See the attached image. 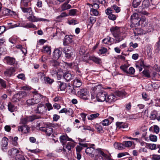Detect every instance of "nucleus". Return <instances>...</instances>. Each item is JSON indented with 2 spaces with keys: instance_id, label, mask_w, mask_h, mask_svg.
<instances>
[{
  "instance_id": "f257e3e1",
  "label": "nucleus",
  "mask_w": 160,
  "mask_h": 160,
  "mask_svg": "<svg viewBox=\"0 0 160 160\" xmlns=\"http://www.w3.org/2000/svg\"><path fill=\"white\" fill-rule=\"evenodd\" d=\"M121 28L118 27H113L110 29V31L115 38V43L120 42L126 37L124 33L121 32Z\"/></svg>"
},
{
  "instance_id": "f03ea898",
  "label": "nucleus",
  "mask_w": 160,
  "mask_h": 160,
  "mask_svg": "<svg viewBox=\"0 0 160 160\" xmlns=\"http://www.w3.org/2000/svg\"><path fill=\"white\" fill-rule=\"evenodd\" d=\"M8 155L12 158H14L16 160H25L21 152L16 148H13L9 149L8 152Z\"/></svg>"
},
{
  "instance_id": "7ed1b4c3",
  "label": "nucleus",
  "mask_w": 160,
  "mask_h": 160,
  "mask_svg": "<svg viewBox=\"0 0 160 160\" xmlns=\"http://www.w3.org/2000/svg\"><path fill=\"white\" fill-rule=\"evenodd\" d=\"M27 92L25 91H20L18 93L14 95L12 98V101L14 102H17L20 100L22 98L27 96Z\"/></svg>"
},
{
  "instance_id": "20e7f679",
  "label": "nucleus",
  "mask_w": 160,
  "mask_h": 160,
  "mask_svg": "<svg viewBox=\"0 0 160 160\" xmlns=\"http://www.w3.org/2000/svg\"><path fill=\"white\" fill-rule=\"evenodd\" d=\"M40 130L45 132L47 136H50L53 132V129L51 126L46 124L44 127H40Z\"/></svg>"
},
{
  "instance_id": "39448f33",
  "label": "nucleus",
  "mask_w": 160,
  "mask_h": 160,
  "mask_svg": "<svg viewBox=\"0 0 160 160\" xmlns=\"http://www.w3.org/2000/svg\"><path fill=\"white\" fill-rule=\"evenodd\" d=\"M34 111L36 113L42 114L46 112L47 108L46 106L42 104L39 103L38 104Z\"/></svg>"
},
{
  "instance_id": "423d86ee",
  "label": "nucleus",
  "mask_w": 160,
  "mask_h": 160,
  "mask_svg": "<svg viewBox=\"0 0 160 160\" xmlns=\"http://www.w3.org/2000/svg\"><path fill=\"white\" fill-rule=\"evenodd\" d=\"M88 92L87 89L83 88L77 92V95L80 98L85 100L88 99Z\"/></svg>"
},
{
  "instance_id": "0eeeda50",
  "label": "nucleus",
  "mask_w": 160,
  "mask_h": 160,
  "mask_svg": "<svg viewBox=\"0 0 160 160\" xmlns=\"http://www.w3.org/2000/svg\"><path fill=\"white\" fill-rule=\"evenodd\" d=\"M3 61L5 63L10 65H14L17 64V62L15 58L10 56L5 57Z\"/></svg>"
},
{
  "instance_id": "6e6552de",
  "label": "nucleus",
  "mask_w": 160,
  "mask_h": 160,
  "mask_svg": "<svg viewBox=\"0 0 160 160\" xmlns=\"http://www.w3.org/2000/svg\"><path fill=\"white\" fill-rule=\"evenodd\" d=\"M63 52L65 54V57L67 59H70L73 55V52L71 46H68L63 49Z\"/></svg>"
},
{
  "instance_id": "1a4fd4ad",
  "label": "nucleus",
  "mask_w": 160,
  "mask_h": 160,
  "mask_svg": "<svg viewBox=\"0 0 160 160\" xmlns=\"http://www.w3.org/2000/svg\"><path fill=\"white\" fill-rule=\"evenodd\" d=\"M107 93L105 92H98L97 94L96 99L98 102H103L106 99Z\"/></svg>"
},
{
  "instance_id": "9d476101",
  "label": "nucleus",
  "mask_w": 160,
  "mask_h": 160,
  "mask_svg": "<svg viewBox=\"0 0 160 160\" xmlns=\"http://www.w3.org/2000/svg\"><path fill=\"white\" fill-rule=\"evenodd\" d=\"M29 21L35 22L38 21H49V20L43 18H38L33 15H31L27 18Z\"/></svg>"
},
{
  "instance_id": "9b49d317",
  "label": "nucleus",
  "mask_w": 160,
  "mask_h": 160,
  "mask_svg": "<svg viewBox=\"0 0 160 160\" xmlns=\"http://www.w3.org/2000/svg\"><path fill=\"white\" fill-rule=\"evenodd\" d=\"M113 10L115 11L116 12L118 13L120 11L121 9L120 7L114 4L110 8H108L105 11L106 13H109L112 12Z\"/></svg>"
},
{
  "instance_id": "f8f14e48",
  "label": "nucleus",
  "mask_w": 160,
  "mask_h": 160,
  "mask_svg": "<svg viewBox=\"0 0 160 160\" xmlns=\"http://www.w3.org/2000/svg\"><path fill=\"white\" fill-rule=\"evenodd\" d=\"M62 63L61 62L57 60L53 59L50 61L49 65L51 68H60L59 66H61Z\"/></svg>"
},
{
  "instance_id": "ddd939ff",
  "label": "nucleus",
  "mask_w": 160,
  "mask_h": 160,
  "mask_svg": "<svg viewBox=\"0 0 160 160\" xmlns=\"http://www.w3.org/2000/svg\"><path fill=\"white\" fill-rule=\"evenodd\" d=\"M71 0H66L65 2L61 6L62 11H63L72 8L71 6L68 4Z\"/></svg>"
},
{
  "instance_id": "4468645a",
  "label": "nucleus",
  "mask_w": 160,
  "mask_h": 160,
  "mask_svg": "<svg viewBox=\"0 0 160 160\" xmlns=\"http://www.w3.org/2000/svg\"><path fill=\"white\" fill-rule=\"evenodd\" d=\"M2 149L4 152H6L8 149V139L6 137H4L2 141Z\"/></svg>"
},
{
  "instance_id": "2eb2a0df",
  "label": "nucleus",
  "mask_w": 160,
  "mask_h": 160,
  "mask_svg": "<svg viewBox=\"0 0 160 160\" xmlns=\"http://www.w3.org/2000/svg\"><path fill=\"white\" fill-rule=\"evenodd\" d=\"M145 20V19L144 18H142L140 19V20L138 19L136 23L133 22V24H131L130 27L131 28H132L134 26L136 27L140 24L142 26L144 27L145 26V23H144Z\"/></svg>"
},
{
  "instance_id": "dca6fc26",
  "label": "nucleus",
  "mask_w": 160,
  "mask_h": 160,
  "mask_svg": "<svg viewBox=\"0 0 160 160\" xmlns=\"http://www.w3.org/2000/svg\"><path fill=\"white\" fill-rule=\"evenodd\" d=\"M62 70L60 68H51L50 72L52 76H55L58 73L61 72Z\"/></svg>"
},
{
  "instance_id": "f3484780",
  "label": "nucleus",
  "mask_w": 160,
  "mask_h": 160,
  "mask_svg": "<svg viewBox=\"0 0 160 160\" xmlns=\"http://www.w3.org/2000/svg\"><path fill=\"white\" fill-rule=\"evenodd\" d=\"M61 48H59L55 49L53 53V58L58 59L60 57L62 54V52L60 50Z\"/></svg>"
},
{
  "instance_id": "a211bd4d",
  "label": "nucleus",
  "mask_w": 160,
  "mask_h": 160,
  "mask_svg": "<svg viewBox=\"0 0 160 160\" xmlns=\"http://www.w3.org/2000/svg\"><path fill=\"white\" fill-rule=\"evenodd\" d=\"M59 139L61 142L63 144L67 141L74 142V140L72 138H69L66 134L60 136L59 137Z\"/></svg>"
},
{
  "instance_id": "6ab92c4d",
  "label": "nucleus",
  "mask_w": 160,
  "mask_h": 160,
  "mask_svg": "<svg viewBox=\"0 0 160 160\" xmlns=\"http://www.w3.org/2000/svg\"><path fill=\"white\" fill-rule=\"evenodd\" d=\"M73 36H69L66 35L63 39V45L64 46H66L72 42Z\"/></svg>"
},
{
  "instance_id": "aec40b11",
  "label": "nucleus",
  "mask_w": 160,
  "mask_h": 160,
  "mask_svg": "<svg viewBox=\"0 0 160 160\" xmlns=\"http://www.w3.org/2000/svg\"><path fill=\"white\" fill-rule=\"evenodd\" d=\"M30 128L27 125H23L18 126V130L23 132L24 133H27L29 132Z\"/></svg>"
},
{
  "instance_id": "412c9836",
  "label": "nucleus",
  "mask_w": 160,
  "mask_h": 160,
  "mask_svg": "<svg viewBox=\"0 0 160 160\" xmlns=\"http://www.w3.org/2000/svg\"><path fill=\"white\" fill-rule=\"evenodd\" d=\"M15 72V69L13 67H11L9 69L6 70L4 72V75L7 77H10Z\"/></svg>"
},
{
  "instance_id": "4be33fe9",
  "label": "nucleus",
  "mask_w": 160,
  "mask_h": 160,
  "mask_svg": "<svg viewBox=\"0 0 160 160\" xmlns=\"http://www.w3.org/2000/svg\"><path fill=\"white\" fill-rule=\"evenodd\" d=\"M74 76L73 74H72L68 72H65L63 75L64 78L67 82L73 79Z\"/></svg>"
},
{
  "instance_id": "5701e85b",
  "label": "nucleus",
  "mask_w": 160,
  "mask_h": 160,
  "mask_svg": "<svg viewBox=\"0 0 160 160\" xmlns=\"http://www.w3.org/2000/svg\"><path fill=\"white\" fill-rule=\"evenodd\" d=\"M114 39L113 38L108 36L102 40V43L106 44H111V43H113Z\"/></svg>"
},
{
  "instance_id": "b1692460",
  "label": "nucleus",
  "mask_w": 160,
  "mask_h": 160,
  "mask_svg": "<svg viewBox=\"0 0 160 160\" xmlns=\"http://www.w3.org/2000/svg\"><path fill=\"white\" fill-rule=\"evenodd\" d=\"M79 146L78 145L76 147V150L77 152L80 153L81 150L82 149V147H87L88 146V144L86 143H79Z\"/></svg>"
},
{
  "instance_id": "393cba45",
  "label": "nucleus",
  "mask_w": 160,
  "mask_h": 160,
  "mask_svg": "<svg viewBox=\"0 0 160 160\" xmlns=\"http://www.w3.org/2000/svg\"><path fill=\"white\" fill-rule=\"evenodd\" d=\"M38 100L35 99L33 97L31 99H28L27 101V103L28 105H32L34 104L38 103Z\"/></svg>"
},
{
  "instance_id": "a878e982",
  "label": "nucleus",
  "mask_w": 160,
  "mask_h": 160,
  "mask_svg": "<svg viewBox=\"0 0 160 160\" xmlns=\"http://www.w3.org/2000/svg\"><path fill=\"white\" fill-rule=\"evenodd\" d=\"M8 110L11 112H13L17 110V107L10 102L8 103Z\"/></svg>"
},
{
  "instance_id": "bb28decb",
  "label": "nucleus",
  "mask_w": 160,
  "mask_h": 160,
  "mask_svg": "<svg viewBox=\"0 0 160 160\" xmlns=\"http://www.w3.org/2000/svg\"><path fill=\"white\" fill-rule=\"evenodd\" d=\"M97 152L99 154L101 155L102 156L104 157V159L106 160H109L110 157L107 155L105 154L100 149H97Z\"/></svg>"
},
{
  "instance_id": "cd10ccee",
  "label": "nucleus",
  "mask_w": 160,
  "mask_h": 160,
  "mask_svg": "<svg viewBox=\"0 0 160 160\" xmlns=\"http://www.w3.org/2000/svg\"><path fill=\"white\" fill-rule=\"evenodd\" d=\"M94 150V148L93 147H89L87 148L85 150V152L89 156L91 157H93L94 154H92Z\"/></svg>"
},
{
  "instance_id": "c85d7f7f",
  "label": "nucleus",
  "mask_w": 160,
  "mask_h": 160,
  "mask_svg": "<svg viewBox=\"0 0 160 160\" xmlns=\"http://www.w3.org/2000/svg\"><path fill=\"white\" fill-rule=\"evenodd\" d=\"M131 19L132 23L131 24H133V22L136 23L139 19V16L137 13H134L131 16Z\"/></svg>"
},
{
  "instance_id": "c756f323",
  "label": "nucleus",
  "mask_w": 160,
  "mask_h": 160,
  "mask_svg": "<svg viewBox=\"0 0 160 160\" xmlns=\"http://www.w3.org/2000/svg\"><path fill=\"white\" fill-rule=\"evenodd\" d=\"M133 32L135 36L142 35L145 33L142 29L138 28H135L134 29Z\"/></svg>"
},
{
  "instance_id": "7c9ffc66",
  "label": "nucleus",
  "mask_w": 160,
  "mask_h": 160,
  "mask_svg": "<svg viewBox=\"0 0 160 160\" xmlns=\"http://www.w3.org/2000/svg\"><path fill=\"white\" fill-rule=\"evenodd\" d=\"M90 60H92L97 64H100L101 62V59L94 56H91L89 57Z\"/></svg>"
},
{
  "instance_id": "2f4dec72",
  "label": "nucleus",
  "mask_w": 160,
  "mask_h": 160,
  "mask_svg": "<svg viewBox=\"0 0 160 160\" xmlns=\"http://www.w3.org/2000/svg\"><path fill=\"white\" fill-rule=\"evenodd\" d=\"M99 115L100 114L98 113L94 112L93 113L88 116V118L89 120H92L98 117Z\"/></svg>"
},
{
  "instance_id": "473e14b6",
  "label": "nucleus",
  "mask_w": 160,
  "mask_h": 160,
  "mask_svg": "<svg viewBox=\"0 0 160 160\" xmlns=\"http://www.w3.org/2000/svg\"><path fill=\"white\" fill-rule=\"evenodd\" d=\"M23 6H22L21 5V8L22 11L24 13H29V14L30 15L31 13L32 14V8L31 7H29L28 8H26V7H22Z\"/></svg>"
},
{
  "instance_id": "72a5a7b5",
  "label": "nucleus",
  "mask_w": 160,
  "mask_h": 160,
  "mask_svg": "<svg viewBox=\"0 0 160 160\" xmlns=\"http://www.w3.org/2000/svg\"><path fill=\"white\" fill-rule=\"evenodd\" d=\"M73 86L77 88L79 87L82 84L80 80L76 78L73 81Z\"/></svg>"
},
{
  "instance_id": "f704fd0d",
  "label": "nucleus",
  "mask_w": 160,
  "mask_h": 160,
  "mask_svg": "<svg viewBox=\"0 0 160 160\" xmlns=\"http://www.w3.org/2000/svg\"><path fill=\"white\" fill-rule=\"evenodd\" d=\"M58 89H59L60 91L64 90L66 88V83L63 82L59 81L58 82Z\"/></svg>"
},
{
  "instance_id": "c9c22d12",
  "label": "nucleus",
  "mask_w": 160,
  "mask_h": 160,
  "mask_svg": "<svg viewBox=\"0 0 160 160\" xmlns=\"http://www.w3.org/2000/svg\"><path fill=\"white\" fill-rule=\"evenodd\" d=\"M32 93L34 94L33 96V98L35 99H38V102H39L41 99L42 98V96L40 94L38 93L37 91H34L32 92Z\"/></svg>"
},
{
  "instance_id": "e433bc0d",
  "label": "nucleus",
  "mask_w": 160,
  "mask_h": 160,
  "mask_svg": "<svg viewBox=\"0 0 160 160\" xmlns=\"http://www.w3.org/2000/svg\"><path fill=\"white\" fill-rule=\"evenodd\" d=\"M115 96L113 95H110L108 96L105 100L106 102L111 103L116 100Z\"/></svg>"
},
{
  "instance_id": "4c0bfd02",
  "label": "nucleus",
  "mask_w": 160,
  "mask_h": 160,
  "mask_svg": "<svg viewBox=\"0 0 160 160\" xmlns=\"http://www.w3.org/2000/svg\"><path fill=\"white\" fill-rule=\"evenodd\" d=\"M114 146L115 148L119 150H122L124 148V147L122 143H115L114 144Z\"/></svg>"
},
{
  "instance_id": "58836bf2",
  "label": "nucleus",
  "mask_w": 160,
  "mask_h": 160,
  "mask_svg": "<svg viewBox=\"0 0 160 160\" xmlns=\"http://www.w3.org/2000/svg\"><path fill=\"white\" fill-rule=\"evenodd\" d=\"M75 145L74 142H68L67 144L66 148L68 149L69 151H70L71 149L73 148Z\"/></svg>"
},
{
  "instance_id": "ea45409f",
  "label": "nucleus",
  "mask_w": 160,
  "mask_h": 160,
  "mask_svg": "<svg viewBox=\"0 0 160 160\" xmlns=\"http://www.w3.org/2000/svg\"><path fill=\"white\" fill-rule=\"evenodd\" d=\"M44 53H48L50 54L51 52V47L48 46H44L43 50L42 51Z\"/></svg>"
},
{
  "instance_id": "a19ab883",
  "label": "nucleus",
  "mask_w": 160,
  "mask_h": 160,
  "mask_svg": "<svg viewBox=\"0 0 160 160\" xmlns=\"http://www.w3.org/2000/svg\"><path fill=\"white\" fill-rule=\"evenodd\" d=\"M28 122H32L35 119L40 118V117L36 115L30 116L27 118Z\"/></svg>"
},
{
  "instance_id": "79ce46f5",
  "label": "nucleus",
  "mask_w": 160,
  "mask_h": 160,
  "mask_svg": "<svg viewBox=\"0 0 160 160\" xmlns=\"http://www.w3.org/2000/svg\"><path fill=\"white\" fill-rule=\"evenodd\" d=\"M126 92L124 90L118 91L116 92V95L120 97H123L126 96Z\"/></svg>"
},
{
  "instance_id": "37998d69",
  "label": "nucleus",
  "mask_w": 160,
  "mask_h": 160,
  "mask_svg": "<svg viewBox=\"0 0 160 160\" xmlns=\"http://www.w3.org/2000/svg\"><path fill=\"white\" fill-rule=\"evenodd\" d=\"M68 16V14L66 12H62L59 16L57 17V19L58 21H60L62 19V18Z\"/></svg>"
},
{
  "instance_id": "c03bdc74",
  "label": "nucleus",
  "mask_w": 160,
  "mask_h": 160,
  "mask_svg": "<svg viewBox=\"0 0 160 160\" xmlns=\"http://www.w3.org/2000/svg\"><path fill=\"white\" fill-rule=\"evenodd\" d=\"M78 11L77 9H73L69 11L68 16H74L77 15V13Z\"/></svg>"
},
{
  "instance_id": "a18cd8bd",
  "label": "nucleus",
  "mask_w": 160,
  "mask_h": 160,
  "mask_svg": "<svg viewBox=\"0 0 160 160\" xmlns=\"http://www.w3.org/2000/svg\"><path fill=\"white\" fill-rule=\"evenodd\" d=\"M132 142L130 141H123L122 142L124 147V148L125 147H129L132 146Z\"/></svg>"
},
{
  "instance_id": "49530a36",
  "label": "nucleus",
  "mask_w": 160,
  "mask_h": 160,
  "mask_svg": "<svg viewBox=\"0 0 160 160\" xmlns=\"http://www.w3.org/2000/svg\"><path fill=\"white\" fill-rule=\"evenodd\" d=\"M141 1V0H133L132 3L133 7L137 8L140 5Z\"/></svg>"
},
{
  "instance_id": "de8ad7c7",
  "label": "nucleus",
  "mask_w": 160,
  "mask_h": 160,
  "mask_svg": "<svg viewBox=\"0 0 160 160\" xmlns=\"http://www.w3.org/2000/svg\"><path fill=\"white\" fill-rule=\"evenodd\" d=\"M142 73L143 76H145L148 78H150L151 77L149 71L148 70H144L142 71Z\"/></svg>"
},
{
  "instance_id": "09e8293b",
  "label": "nucleus",
  "mask_w": 160,
  "mask_h": 160,
  "mask_svg": "<svg viewBox=\"0 0 160 160\" xmlns=\"http://www.w3.org/2000/svg\"><path fill=\"white\" fill-rule=\"evenodd\" d=\"M30 1V0H21V4L23 7H27Z\"/></svg>"
},
{
  "instance_id": "8fccbe9b",
  "label": "nucleus",
  "mask_w": 160,
  "mask_h": 160,
  "mask_svg": "<svg viewBox=\"0 0 160 160\" xmlns=\"http://www.w3.org/2000/svg\"><path fill=\"white\" fill-rule=\"evenodd\" d=\"M44 80L46 83L49 84H51L54 81L53 79H51L49 77L45 78Z\"/></svg>"
},
{
  "instance_id": "3c124183",
  "label": "nucleus",
  "mask_w": 160,
  "mask_h": 160,
  "mask_svg": "<svg viewBox=\"0 0 160 160\" xmlns=\"http://www.w3.org/2000/svg\"><path fill=\"white\" fill-rule=\"evenodd\" d=\"M117 128L119 129L124 128L126 127V125H124L122 122H117L116 123Z\"/></svg>"
},
{
  "instance_id": "603ef678",
  "label": "nucleus",
  "mask_w": 160,
  "mask_h": 160,
  "mask_svg": "<svg viewBox=\"0 0 160 160\" xmlns=\"http://www.w3.org/2000/svg\"><path fill=\"white\" fill-rule=\"evenodd\" d=\"M66 64L68 68H74V67H75V68L78 67V65L77 64L74 63H66Z\"/></svg>"
},
{
  "instance_id": "864d4df0",
  "label": "nucleus",
  "mask_w": 160,
  "mask_h": 160,
  "mask_svg": "<svg viewBox=\"0 0 160 160\" xmlns=\"http://www.w3.org/2000/svg\"><path fill=\"white\" fill-rule=\"evenodd\" d=\"M96 20V18L93 17H90L89 19V25H93L94 23Z\"/></svg>"
},
{
  "instance_id": "5fc2aeb1",
  "label": "nucleus",
  "mask_w": 160,
  "mask_h": 160,
  "mask_svg": "<svg viewBox=\"0 0 160 160\" xmlns=\"http://www.w3.org/2000/svg\"><path fill=\"white\" fill-rule=\"evenodd\" d=\"M107 15H108V18L109 19L111 20H114L116 18V16L113 14L112 13V12L108 13H106Z\"/></svg>"
},
{
  "instance_id": "6e6d98bb",
  "label": "nucleus",
  "mask_w": 160,
  "mask_h": 160,
  "mask_svg": "<svg viewBox=\"0 0 160 160\" xmlns=\"http://www.w3.org/2000/svg\"><path fill=\"white\" fill-rule=\"evenodd\" d=\"M97 87H94L93 88H92V93L91 94V99H93L94 98V93H95V92H97Z\"/></svg>"
},
{
  "instance_id": "4d7b16f0",
  "label": "nucleus",
  "mask_w": 160,
  "mask_h": 160,
  "mask_svg": "<svg viewBox=\"0 0 160 160\" xmlns=\"http://www.w3.org/2000/svg\"><path fill=\"white\" fill-rule=\"evenodd\" d=\"M142 6L144 8H147L149 5V1L148 0H144L142 2Z\"/></svg>"
},
{
  "instance_id": "13d9d810",
  "label": "nucleus",
  "mask_w": 160,
  "mask_h": 160,
  "mask_svg": "<svg viewBox=\"0 0 160 160\" xmlns=\"http://www.w3.org/2000/svg\"><path fill=\"white\" fill-rule=\"evenodd\" d=\"M28 122L27 118H22L20 119V124H23V125H26Z\"/></svg>"
},
{
  "instance_id": "bf43d9fd",
  "label": "nucleus",
  "mask_w": 160,
  "mask_h": 160,
  "mask_svg": "<svg viewBox=\"0 0 160 160\" xmlns=\"http://www.w3.org/2000/svg\"><path fill=\"white\" fill-rule=\"evenodd\" d=\"M107 52V49L106 48L102 47L99 50V53L100 54H102L105 53Z\"/></svg>"
},
{
  "instance_id": "052dcab7",
  "label": "nucleus",
  "mask_w": 160,
  "mask_h": 160,
  "mask_svg": "<svg viewBox=\"0 0 160 160\" xmlns=\"http://www.w3.org/2000/svg\"><path fill=\"white\" fill-rule=\"evenodd\" d=\"M149 138L150 140L152 142H156L157 141V138L155 135L151 134L149 136Z\"/></svg>"
},
{
  "instance_id": "680f3d73",
  "label": "nucleus",
  "mask_w": 160,
  "mask_h": 160,
  "mask_svg": "<svg viewBox=\"0 0 160 160\" xmlns=\"http://www.w3.org/2000/svg\"><path fill=\"white\" fill-rule=\"evenodd\" d=\"M151 159L153 160H160V155L156 154L152 155Z\"/></svg>"
},
{
  "instance_id": "e2e57ef3",
  "label": "nucleus",
  "mask_w": 160,
  "mask_h": 160,
  "mask_svg": "<svg viewBox=\"0 0 160 160\" xmlns=\"http://www.w3.org/2000/svg\"><path fill=\"white\" fill-rule=\"evenodd\" d=\"M66 0H54V4L58 5H60L61 3H62L65 1H66Z\"/></svg>"
},
{
  "instance_id": "0e129e2a",
  "label": "nucleus",
  "mask_w": 160,
  "mask_h": 160,
  "mask_svg": "<svg viewBox=\"0 0 160 160\" xmlns=\"http://www.w3.org/2000/svg\"><path fill=\"white\" fill-rule=\"evenodd\" d=\"M140 116H138L137 115H130L129 116L128 118L130 119H137L139 118Z\"/></svg>"
},
{
  "instance_id": "69168bd1",
  "label": "nucleus",
  "mask_w": 160,
  "mask_h": 160,
  "mask_svg": "<svg viewBox=\"0 0 160 160\" xmlns=\"http://www.w3.org/2000/svg\"><path fill=\"white\" fill-rule=\"evenodd\" d=\"M83 129L84 130L91 131L92 132H93L94 131V129L93 128H91L89 126H83Z\"/></svg>"
},
{
  "instance_id": "338daca9",
  "label": "nucleus",
  "mask_w": 160,
  "mask_h": 160,
  "mask_svg": "<svg viewBox=\"0 0 160 160\" xmlns=\"http://www.w3.org/2000/svg\"><path fill=\"white\" fill-rule=\"evenodd\" d=\"M128 67L126 65L121 66L120 67V68L126 73L128 72Z\"/></svg>"
},
{
  "instance_id": "774afa93",
  "label": "nucleus",
  "mask_w": 160,
  "mask_h": 160,
  "mask_svg": "<svg viewBox=\"0 0 160 160\" xmlns=\"http://www.w3.org/2000/svg\"><path fill=\"white\" fill-rule=\"evenodd\" d=\"M160 51V46L155 45L154 52L155 53H158Z\"/></svg>"
}]
</instances>
